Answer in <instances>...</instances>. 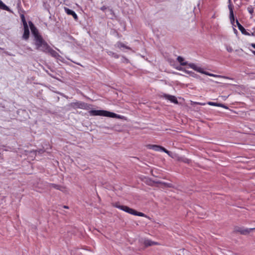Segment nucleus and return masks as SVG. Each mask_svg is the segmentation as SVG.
<instances>
[{
	"mask_svg": "<svg viewBox=\"0 0 255 255\" xmlns=\"http://www.w3.org/2000/svg\"><path fill=\"white\" fill-rule=\"evenodd\" d=\"M188 66L189 67H190V68L193 69L195 71L196 70L197 67H198V66H197V65H196L194 63H189V64H188Z\"/></svg>",
	"mask_w": 255,
	"mask_h": 255,
	"instance_id": "obj_25",
	"label": "nucleus"
},
{
	"mask_svg": "<svg viewBox=\"0 0 255 255\" xmlns=\"http://www.w3.org/2000/svg\"><path fill=\"white\" fill-rule=\"evenodd\" d=\"M28 24L31 29V33L34 37H36L37 35H40L38 29L31 21H28Z\"/></svg>",
	"mask_w": 255,
	"mask_h": 255,
	"instance_id": "obj_9",
	"label": "nucleus"
},
{
	"mask_svg": "<svg viewBox=\"0 0 255 255\" xmlns=\"http://www.w3.org/2000/svg\"><path fill=\"white\" fill-rule=\"evenodd\" d=\"M205 74L207 75H209V76H211V77H218L220 76L219 75H215V74H214L209 73H208L207 72H205Z\"/></svg>",
	"mask_w": 255,
	"mask_h": 255,
	"instance_id": "obj_29",
	"label": "nucleus"
},
{
	"mask_svg": "<svg viewBox=\"0 0 255 255\" xmlns=\"http://www.w3.org/2000/svg\"><path fill=\"white\" fill-rule=\"evenodd\" d=\"M24 32L22 35V37L24 39L27 40L29 38V30L28 25L23 26Z\"/></svg>",
	"mask_w": 255,
	"mask_h": 255,
	"instance_id": "obj_13",
	"label": "nucleus"
},
{
	"mask_svg": "<svg viewBox=\"0 0 255 255\" xmlns=\"http://www.w3.org/2000/svg\"><path fill=\"white\" fill-rule=\"evenodd\" d=\"M177 69L179 70H181V68H177Z\"/></svg>",
	"mask_w": 255,
	"mask_h": 255,
	"instance_id": "obj_38",
	"label": "nucleus"
},
{
	"mask_svg": "<svg viewBox=\"0 0 255 255\" xmlns=\"http://www.w3.org/2000/svg\"><path fill=\"white\" fill-rule=\"evenodd\" d=\"M36 49L42 51H45L48 48V45L45 40H42L40 42L35 43Z\"/></svg>",
	"mask_w": 255,
	"mask_h": 255,
	"instance_id": "obj_6",
	"label": "nucleus"
},
{
	"mask_svg": "<svg viewBox=\"0 0 255 255\" xmlns=\"http://www.w3.org/2000/svg\"><path fill=\"white\" fill-rule=\"evenodd\" d=\"M178 160L180 161H182V162H183L184 163H189L190 162V160L186 158V157H180L178 158Z\"/></svg>",
	"mask_w": 255,
	"mask_h": 255,
	"instance_id": "obj_20",
	"label": "nucleus"
},
{
	"mask_svg": "<svg viewBox=\"0 0 255 255\" xmlns=\"http://www.w3.org/2000/svg\"><path fill=\"white\" fill-rule=\"evenodd\" d=\"M106 9V6H102V7L101 8V9L102 10H103V11H104Z\"/></svg>",
	"mask_w": 255,
	"mask_h": 255,
	"instance_id": "obj_32",
	"label": "nucleus"
},
{
	"mask_svg": "<svg viewBox=\"0 0 255 255\" xmlns=\"http://www.w3.org/2000/svg\"><path fill=\"white\" fill-rule=\"evenodd\" d=\"M63 207L64 208H65V209H68L69 208V207L68 206H64Z\"/></svg>",
	"mask_w": 255,
	"mask_h": 255,
	"instance_id": "obj_36",
	"label": "nucleus"
},
{
	"mask_svg": "<svg viewBox=\"0 0 255 255\" xmlns=\"http://www.w3.org/2000/svg\"><path fill=\"white\" fill-rule=\"evenodd\" d=\"M156 243L155 242H153L149 240H145L144 241V244L145 246H151L153 245H155Z\"/></svg>",
	"mask_w": 255,
	"mask_h": 255,
	"instance_id": "obj_17",
	"label": "nucleus"
},
{
	"mask_svg": "<svg viewBox=\"0 0 255 255\" xmlns=\"http://www.w3.org/2000/svg\"><path fill=\"white\" fill-rule=\"evenodd\" d=\"M65 12L68 15H72L74 19H78V16L76 12L72 9H70L67 7H64Z\"/></svg>",
	"mask_w": 255,
	"mask_h": 255,
	"instance_id": "obj_12",
	"label": "nucleus"
},
{
	"mask_svg": "<svg viewBox=\"0 0 255 255\" xmlns=\"http://www.w3.org/2000/svg\"><path fill=\"white\" fill-rule=\"evenodd\" d=\"M225 47L226 48V49L227 50V51L228 52L231 53V52H232L233 51V49L232 46H230V45L227 44H225Z\"/></svg>",
	"mask_w": 255,
	"mask_h": 255,
	"instance_id": "obj_23",
	"label": "nucleus"
},
{
	"mask_svg": "<svg viewBox=\"0 0 255 255\" xmlns=\"http://www.w3.org/2000/svg\"><path fill=\"white\" fill-rule=\"evenodd\" d=\"M177 60L178 62L181 65L185 66L186 65H188V63L187 62L184 61V58L181 56H178L177 58Z\"/></svg>",
	"mask_w": 255,
	"mask_h": 255,
	"instance_id": "obj_16",
	"label": "nucleus"
},
{
	"mask_svg": "<svg viewBox=\"0 0 255 255\" xmlns=\"http://www.w3.org/2000/svg\"><path fill=\"white\" fill-rule=\"evenodd\" d=\"M250 45L255 49V43H251L250 44Z\"/></svg>",
	"mask_w": 255,
	"mask_h": 255,
	"instance_id": "obj_34",
	"label": "nucleus"
},
{
	"mask_svg": "<svg viewBox=\"0 0 255 255\" xmlns=\"http://www.w3.org/2000/svg\"><path fill=\"white\" fill-rule=\"evenodd\" d=\"M36 49L42 51H45L48 48V45L45 40H42L40 42L35 43Z\"/></svg>",
	"mask_w": 255,
	"mask_h": 255,
	"instance_id": "obj_7",
	"label": "nucleus"
},
{
	"mask_svg": "<svg viewBox=\"0 0 255 255\" xmlns=\"http://www.w3.org/2000/svg\"><path fill=\"white\" fill-rule=\"evenodd\" d=\"M20 17H21V21L22 22V23H23V26L24 25H27V22L25 20V17H24V15L23 14H21L20 15Z\"/></svg>",
	"mask_w": 255,
	"mask_h": 255,
	"instance_id": "obj_26",
	"label": "nucleus"
},
{
	"mask_svg": "<svg viewBox=\"0 0 255 255\" xmlns=\"http://www.w3.org/2000/svg\"><path fill=\"white\" fill-rule=\"evenodd\" d=\"M115 206L116 208H117L122 211H124L128 214H130L131 215L137 216H139V217H145V214H143V213L137 212L135 210H134L132 208H130L127 206L120 205L118 204H116Z\"/></svg>",
	"mask_w": 255,
	"mask_h": 255,
	"instance_id": "obj_2",
	"label": "nucleus"
},
{
	"mask_svg": "<svg viewBox=\"0 0 255 255\" xmlns=\"http://www.w3.org/2000/svg\"><path fill=\"white\" fill-rule=\"evenodd\" d=\"M207 104L209 105H210V106H216V107H224L221 104H219V103H214V102H208Z\"/></svg>",
	"mask_w": 255,
	"mask_h": 255,
	"instance_id": "obj_19",
	"label": "nucleus"
},
{
	"mask_svg": "<svg viewBox=\"0 0 255 255\" xmlns=\"http://www.w3.org/2000/svg\"><path fill=\"white\" fill-rule=\"evenodd\" d=\"M147 147L149 149H152L156 151H163L167 153L168 155L171 156V152L166 149L162 146L158 145L149 144L147 145Z\"/></svg>",
	"mask_w": 255,
	"mask_h": 255,
	"instance_id": "obj_5",
	"label": "nucleus"
},
{
	"mask_svg": "<svg viewBox=\"0 0 255 255\" xmlns=\"http://www.w3.org/2000/svg\"><path fill=\"white\" fill-rule=\"evenodd\" d=\"M233 30H234V33L237 35L238 33V30L235 28H233Z\"/></svg>",
	"mask_w": 255,
	"mask_h": 255,
	"instance_id": "obj_31",
	"label": "nucleus"
},
{
	"mask_svg": "<svg viewBox=\"0 0 255 255\" xmlns=\"http://www.w3.org/2000/svg\"><path fill=\"white\" fill-rule=\"evenodd\" d=\"M163 97L164 98H165V99L170 101L171 103H173L174 104L178 103V101H177L176 98L174 96L164 94L163 95Z\"/></svg>",
	"mask_w": 255,
	"mask_h": 255,
	"instance_id": "obj_10",
	"label": "nucleus"
},
{
	"mask_svg": "<svg viewBox=\"0 0 255 255\" xmlns=\"http://www.w3.org/2000/svg\"><path fill=\"white\" fill-rule=\"evenodd\" d=\"M188 66L189 67H190V68L193 69L195 71L196 70L197 67H198V66H197V65H196L194 63H189V64H188Z\"/></svg>",
	"mask_w": 255,
	"mask_h": 255,
	"instance_id": "obj_24",
	"label": "nucleus"
},
{
	"mask_svg": "<svg viewBox=\"0 0 255 255\" xmlns=\"http://www.w3.org/2000/svg\"><path fill=\"white\" fill-rule=\"evenodd\" d=\"M196 71L197 72H199V73H202V74H205V72H206L205 71H204L203 70V69L201 67H200L199 66H198L197 67V68Z\"/></svg>",
	"mask_w": 255,
	"mask_h": 255,
	"instance_id": "obj_27",
	"label": "nucleus"
},
{
	"mask_svg": "<svg viewBox=\"0 0 255 255\" xmlns=\"http://www.w3.org/2000/svg\"><path fill=\"white\" fill-rule=\"evenodd\" d=\"M200 105H204L205 104H200Z\"/></svg>",
	"mask_w": 255,
	"mask_h": 255,
	"instance_id": "obj_39",
	"label": "nucleus"
},
{
	"mask_svg": "<svg viewBox=\"0 0 255 255\" xmlns=\"http://www.w3.org/2000/svg\"><path fill=\"white\" fill-rule=\"evenodd\" d=\"M247 9H248V12L251 14H253L254 10V8L252 6H250L248 7Z\"/></svg>",
	"mask_w": 255,
	"mask_h": 255,
	"instance_id": "obj_28",
	"label": "nucleus"
},
{
	"mask_svg": "<svg viewBox=\"0 0 255 255\" xmlns=\"http://www.w3.org/2000/svg\"><path fill=\"white\" fill-rule=\"evenodd\" d=\"M0 9L6 10L8 12H11V9L6 5L1 0H0Z\"/></svg>",
	"mask_w": 255,
	"mask_h": 255,
	"instance_id": "obj_15",
	"label": "nucleus"
},
{
	"mask_svg": "<svg viewBox=\"0 0 255 255\" xmlns=\"http://www.w3.org/2000/svg\"><path fill=\"white\" fill-rule=\"evenodd\" d=\"M110 12L111 14H113L114 13V11H113V10H112V9H110Z\"/></svg>",
	"mask_w": 255,
	"mask_h": 255,
	"instance_id": "obj_35",
	"label": "nucleus"
},
{
	"mask_svg": "<svg viewBox=\"0 0 255 255\" xmlns=\"http://www.w3.org/2000/svg\"><path fill=\"white\" fill-rule=\"evenodd\" d=\"M254 230H255V228H245L243 227L236 226L234 228V232L239 233L242 235H246Z\"/></svg>",
	"mask_w": 255,
	"mask_h": 255,
	"instance_id": "obj_4",
	"label": "nucleus"
},
{
	"mask_svg": "<svg viewBox=\"0 0 255 255\" xmlns=\"http://www.w3.org/2000/svg\"><path fill=\"white\" fill-rule=\"evenodd\" d=\"M44 52L49 53L53 57H56L59 56L58 53L56 51L51 48L49 46H48V48H47V49L45 50V51H44Z\"/></svg>",
	"mask_w": 255,
	"mask_h": 255,
	"instance_id": "obj_14",
	"label": "nucleus"
},
{
	"mask_svg": "<svg viewBox=\"0 0 255 255\" xmlns=\"http://www.w3.org/2000/svg\"><path fill=\"white\" fill-rule=\"evenodd\" d=\"M78 249H75V250H72L71 251V255H76V254H75V252Z\"/></svg>",
	"mask_w": 255,
	"mask_h": 255,
	"instance_id": "obj_30",
	"label": "nucleus"
},
{
	"mask_svg": "<svg viewBox=\"0 0 255 255\" xmlns=\"http://www.w3.org/2000/svg\"><path fill=\"white\" fill-rule=\"evenodd\" d=\"M34 39L35 43L40 42L42 40H43V39L40 34L39 35H37L36 37H34Z\"/></svg>",
	"mask_w": 255,
	"mask_h": 255,
	"instance_id": "obj_22",
	"label": "nucleus"
},
{
	"mask_svg": "<svg viewBox=\"0 0 255 255\" xmlns=\"http://www.w3.org/2000/svg\"><path fill=\"white\" fill-rule=\"evenodd\" d=\"M229 4L228 5V7L230 10V19L231 20V22L233 24L235 21V18L234 15L233 9L232 5L231 3V0H228Z\"/></svg>",
	"mask_w": 255,
	"mask_h": 255,
	"instance_id": "obj_11",
	"label": "nucleus"
},
{
	"mask_svg": "<svg viewBox=\"0 0 255 255\" xmlns=\"http://www.w3.org/2000/svg\"><path fill=\"white\" fill-rule=\"evenodd\" d=\"M4 53L6 55H9V56H11L12 55V54H11L10 53H9L7 51H5L4 52Z\"/></svg>",
	"mask_w": 255,
	"mask_h": 255,
	"instance_id": "obj_33",
	"label": "nucleus"
},
{
	"mask_svg": "<svg viewBox=\"0 0 255 255\" xmlns=\"http://www.w3.org/2000/svg\"><path fill=\"white\" fill-rule=\"evenodd\" d=\"M236 23L238 25L239 29L241 31L243 34H244L245 35L255 36V34H254V32H252V33L250 34L249 32H247L246 29L239 23L238 20H236Z\"/></svg>",
	"mask_w": 255,
	"mask_h": 255,
	"instance_id": "obj_8",
	"label": "nucleus"
},
{
	"mask_svg": "<svg viewBox=\"0 0 255 255\" xmlns=\"http://www.w3.org/2000/svg\"><path fill=\"white\" fill-rule=\"evenodd\" d=\"M48 187H49L50 188H53L57 189L60 190H61L59 185L55 184H53V183H49Z\"/></svg>",
	"mask_w": 255,
	"mask_h": 255,
	"instance_id": "obj_21",
	"label": "nucleus"
},
{
	"mask_svg": "<svg viewBox=\"0 0 255 255\" xmlns=\"http://www.w3.org/2000/svg\"><path fill=\"white\" fill-rule=\"evenodd\" d=\"M91 116H103L113 118H120V116L114 113L109 112L105 110H92L89 112Z\"/></svg>",
	"mask_w": 255,
	"mask_h": 255,
	"instance_id": "obj_1",
	"label": "nucleus"
},
{
	"mask_svg": "<svg viewBox=\"0 0 255 255\" xmlns=\"http://www.w3.org/2000/svg\"><path fill=\"white\" fill-rule=\"evenodd\" d=\"M252 52L255 55V51L252 50Z\"/></svg>",
	"mask_w": 255,
	"mask_h": 255,
	"instance_id": "obj_37",
	"label": "nucleus"
},
{
	"mask_svg": "<svg viewBox=\"0 0 255 255\" xmlns=\"http://www.w3.org/2000/svg\"><path fill=\"white\" fill-rule=\"evenodd\" d=\"M69 106L74 109H80L88 110L90 109L89 105L81 101L72 102L69 104Z\"/></svg>",
	"mask_w": 255,
	"mask_h": 255,
	"instance_id": "obj_3",
	"label": "nucleus"
},
{
	"mask_svg": "<svg viewBox=\"0 0 255 255\" xmlns=\"http://www.w3.org/2000/svg\"><path fill=\"white\" fill-rule=\"evenodd\" d=\"M117 46L119 48H125L127 49H130V48L128 46L125 45L124 43H123L121 42H118L117 43Z\"/></svg>",
	"mask_w": 255,
	"mask_h": 255,
	"instance_id": "obj_18",
	"label": "nucleus"
}]
</instances>
